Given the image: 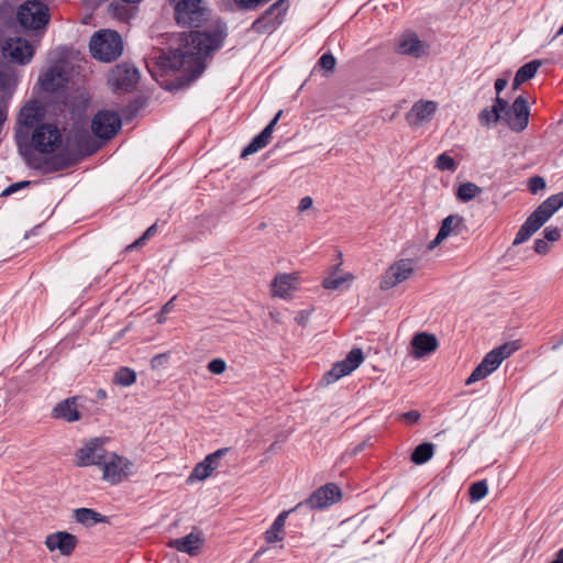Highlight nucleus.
<instances>
[{
	"mask_svg": "<svg viewBox=\"0 0 563 563\" xmlns=\"http://www.w3.org/2000/svg\"><path fill=\"white\" fill-rule=\"evenodd\" d=\"M27 185H29V181H21V183L13 184V185H11L10 187H8L7 189L3 190L1 196L2 197L9 196L12 192L16 191L18 189H20L22 187H25Z\"/></svg>",
	"mask_w": 563,
	"mask_h": 563,
	"instance_id": "obj_44",
	"label": "nucleus"
},
{
	"mask_svg": "<svg viewBox=\"0 0 563 563\" xmlns=\"http://www.w3.org/2000/svg\"><path fill=\"white\" fill-rule=\"evenodd\" d=\"M433 454V445L431 443H422L418 445L411 454V461L416 464H422L431 459Z\"/></svg>",
	"mask_w": 563,
	"mask_h": 563,
	"instance_id": "obj_32",
	"label": "nucleus"
},
{
	"mask_svg": "<svg viewBox=\"0 0 563 563\" xmlns=\"http://www.w3.org/2000/svg\"><path fill=\"white\" fill-rule=\"evenodd\" d=\"M100 466L103 481L115 485L128 478L131 463L117 453H108Z\"/></svg>",
	"mask_w": 563,
	"mask_h": 563,
	"instance_id": "obj_7",
	"label": "nucleus"
},
{
	"mask_svg": "<svg viewBox=\"0 0 563 563\" xmlns=\"http://www.w3.org/2000/svg\"><path fill=\"white\" fill-rule=\"evenodd\" d=\"M562 207L563 191L544 200L520 227L512 244L519 245L530 239Z\"/></svg>",
	"mask_w": 563,
	"mask_h": 563,
	"instance_id": "obj_2",
	"label": "nucleus"
},
{
	"mask_svg": "<svg viewBox=\"0 0 563 563\" xmlns=\"http://www.w3.org/2000/svg\"><path fill=\"white\" fill-rule=\"evenodd\" d=\"M75 518L78 522L82 525H90L96 522H103L104 518L89 508H79L75 510Z\"/></svg>",
	"mask_w": 563,
	"mask_h": 563,
	"instance_id": "obj_30",
	"label": "nucleus"
},
{
	"mask_svg": "<svg viewBox=\"0 0 563 563\" xmlns=\"http://www.w3.org/2000/svg\"><path fill=\"white\" fill-rule=\"evenodd\" d=\"M494 109H496V111L500 114V112L503 111H507L508 109V103L506 100L497 97L496 98V103L493 106Z\"/></svg>",
	"mask_w": 563,
	"mask_h": 563,
	"instance_id": "obj_45",
	"label": "nucleus"
},
{
	"mask_svg": "<svg viewBox=\"0 0 563 563\" xmlns=\"http://www.w3.org/2000/svg\"><path fill=\"white\" fill-rule=\"evenodd\" d=\"M208 368L213 374H221L225 369V363L222 360L217 358L209 363Z\"/></svg>",
	"mask_w": 563,
	"mask_h": 563,
	"instance_id": "obj_41",
	"label": "nucleus"
},
{
	"mask_svg": "<svg viewBox=\"0 0 563 563\" xmlns=\"http://www.w3.org/2000/svg\"><path fill=\"white\" fill-rule=\"evenodd\" d=\"M402 417L405 419L416 422L419 419L420 415L417 411H409V412L405 413Z\"/></svg>",
	"mask_w": 563,
	"mask_h": 563,
	"instance_id": "obj_51",
	"label": "nucleus"
},
{
	"mask_svg": "<svg viewBox=\"0 0 563 563\" xmlns=\"http://www.w3.org/2000/svg\"><path fill=\"white\" fill-rule=\"evenodd\" d=\"M139 74L126 64L117 65L109 75V84L113 89L125 90L137 82Z\"/></svg>",
	"mask_w": 563,
	"mask_h": 563,
	"instance_id": "obj_14",
	"label": "nucleus"
},
{
	"mask_svg": "<svg viewBox=\"0 0 563 563\" xmlns=\"http://www.w3.org/2000/svg\"><path fill=\"white\" fill-rule=\"evenodd\" d=\"M280 115L282 111L276 114L274 120L261 132V134L253 139V141L243 150L241 155L242 157H246L267 145L273 133V128Z\"/></svg>",
	"mask_w": 563,
	"mask_h": 563,
	"instance_id": "obj_23",
	"label": "nucleus"
},
{
	"mask_svg": "<svg viewBox=\"0 0 563 563\" xmlns=\"http://www.w3.org/2000/svg\"><path fill=\"white\" fill-rule=\"evenodd\" d=\"M66 80L60 66L52 67L41 79V86L46 91H55L60 88Z\"/></svg>",
	"mask_w": 563,
	"mask_h": 563,
	"instance_id": "obj_25",
	"label": "nucleus"
},
{
	"mask_svg": "<svg viewBox=\"0 0 563 563\" xmlns=\"http://www.w3.org/2000/svg\"><path fill=\"white\" fill-rule=\"evenodd\" d=\"M320 66L327 71H332L335 66V58L332 54H323L319 60Z\"/></svg>",
	"mask_w": 563,
	"mask_h": 563,
	"instance_id": "obj_40",
	"label": "nucleus"
},
{
	"mask_svg": "<svg viewBox=\"0 0 563 563\" xmlns=\"http://www.w3.org/2000/svg\"><path fill=\"white\" fill-rule=\"evenodd\" d=\"M217 35L203 32L184 33L180 36L179 48L165 53L156 51L152 59L163 70L184 69L186 74L184 86L197 78L203 70V58L219 45Z\"/></svg>",
	"mask_w": 563,
	"mask_h": 563,
	"instance_id": "obj_1",
	"label": "nucleus"
},
{
	"mask_svg": "<svg viewBox=\"0 0 563 563\" xmlns=\"http://www.w3.org/2000/svg\"><path fill=\"white\" fill-rule=\"evenodd\" d=\"M97 397H98L99 399H104V398L107 397V393H106V390H103V389H99V390L97 391Z\"/></svg>",
	"mask_w": 563,
	"mask_h": 563,
	"instance_id": "obj_55",
	"label": "nucleus"
},
{
	"mask_svg": "<svg viewBox=\"0 0 563 563\" xmlns=\"http://www.w3.org/2000/svg\"><path fill=\"white\" fill-rule=\"evenodd\" d=\"M155 224H153L152 227H150L146 232L143 234V236L141 239H139L137 241H135L132 245H130L129 247H133L135 245H139L141 243V241L145 240L154 230H155Z\"/></svg>",
	"mask_w": 563,
	"mask_h": 563,
	"instance_id": "obj_49",
	"label": "nucleus"
},
{
	"mask_svg": "<svg viewBox=\"0 0 563 563\" xmlns=\"http://www.w3.org/2000/svg\"><path fill=\"white\" fill-rule=\"evenodd\" d=\"M298 283V274H279L277 275L272 284V295L274 297L287 298L290 292L296 288Z\"/></svg>",
	"mask_w": 563,
	"mask_h": 563,
	"instance_id": "obj_18",
	"label": "nucleus"
},
{
	"mask_svg": "<svg viewBox=\"0 0 563 563\" xmlns=\"http://www.w3.org/2000/svg\"><path fill=\"white\" fill-rule=\"evenodd\" d=\"M424 43L419 41L415 34H405L399 40L397 51L400 54L420 56L424 53Z\"/></svg>",
	"mask_w": 563,
	"mask_h": 563,
	"instance_id": "obj_24",
	"label": "nucleus"
},
{
	"mask_svg": "<svg viewBox=\"0 0 563 563\" xmlns=\"http://www.w3.org/2000/svg\"><path fill=\"white\" fill-rule=\"evenodd\" d=\"M500 118H501L500 114L493 107L490 110L484 109L479 114V119L484 124H489L490 122H497Z\"/></svg>",
	"mask_w": 563,
	"mask_h": 563,
	"instance_id": "obj_37",
	"label": "nucleus"
},
{
	"mask_svg": "<svg viewBox=\"0 0 563 563\" xmlns=\"http://www.w3.org/2000/svg\"><path fill=\"white\" fill-rule=\"evenodd\" d=\"M45 545L49 551H59L62 555L68 556L77 545V538L68 532L59 531L46 537Z\"/></svg>",
	"mask_w": 563,
	"mask_h": 563,
	"instance_id": "obj_17",
	"label": "nucleus"
},
{
	"mask_svg": "<svg viewBox=\"0 0 563 563\" xmlns=\"http://www.w3.org/2000/svg\"><path fill=\"white\" fill-rule=\"evenodd\" d=\"M354 279V276L353 274L351 273H347L345 274L344 276L342 277H338V278H325L323 280V287L327 288V289H336L339 288L342 284L344 283H347V282H351Z\"/></svg>",
	"mask_w": 563,
	"mask_h": 563,
	"instance_id": "obj_35",
	"label": "nucleus"
},
{
	"mask_svg": "<svg viewBox=\"0 0 563 563\" xmlns=\"http://www.w3.org/2000/svg\"><path fill=\"white\" fill-rule=\"evenodd\" d=\"M60 144L62 135L53 124H42L32 134V145L41 153H53Z\"/></svg>",
	"mask_w": 563,
	"mask_h": 563,
	"instance_id": "obj_8",
	"label": "nucleus"
},
{
	"mask_svg": "<svg viewBox=\"0 0 563 563\" xmlns=\"http://www.w3.org/2000/svg\"><path fill=\"white\" fill-rule=\"evenodd\" d=\"M135 379L136 374L133 369L129 367H122L115 373L113 382L120 386H130L135 382Z\"/></svg>",
	"mask_w": 563,
	"mask_h": 563,
	"instance_id": "obj_33",
	"label": "nucleus"
},
{
	"mask_svg": "<svg viewBox=\"0 0 563 563\" xmlns=\"http://www.w3.org/2000/svg\"><path fill=\"white\" fill-rule=\"evenodd\" d=\"M224 450H218L212 454H209L201 463H198L194 468L189 481L197 479L203 481L210 476V474L217 467V460L223 454Z\"/></svg>",
	"mask_w": 563,
	"mask_h": 563,
	"instance_id": "obj_22",
	"label": "nucleus"
},
{
	"mask_svg": "<svg viewBox=\"0 0 563 563\" xmlns=\"http://www.w3.org/2000/svg\"><path fill=\"white\" fill-rule=\"evenodd\" d=\"M202 543V538L199 533H190L181 539L170 541V545L178 551L186 552L190 555L196 554Z\"/></svg>",
	"mask_w": 563,
	"mask_h": 563,
	"instance_id": "obj_26",
	"label": "nucleus"
},
{
	"mask_svg": "<svg viewBox=\"0 0 563 563\" xmlns=\"http://www.w3.org/2000/svg\"><path fill=\"white\" fill-rule=\"evenodd\" d=\"M121 128V119L114 112L100 111L91 123L93 134L102 140L113 137Z\"/></svg>",
	"mask_w": 563,
	"mask_h": 563,
	"instance_id": "obj_10",
	"label": "nucleus"
},
{
	"mask_svg": "<svg viewBox=\"0 0 563 563\" xmlns=\"http://www.w3.org/2000/svg\"><path fill=\"white\" fill-rule=\"evenodd\" d=\"M308 317H309V312H301L300 317L298 319L299 324L306 325V323L308 321Z\"/></svg>",
	"mask_w": 563,
	"mask_h": 563,
	"instance_id": "obj_52",
	"label": "nucleus"
},
{
	"mask_svg": "<svg viewBox=\"0 0 563 563\" xmlns=\"http://www.w3.org/2000/svg\"><path fill=\"white\" fill-rule=\"evenodd\" d=\"M413 272V265L409 260L397 261L385 272L380 283V289L387 290L397 286L410 278Z\"/></svg>",
	"mask_w": 563,
	"mask_h": 563,
	"instance_id": "obj_11",
	"label": "nucleus"
},
{
	"mask_svg": "<svg viewBox=\"0 0 563 563\" xmlns=\"http://www.w3.org/2000/svg\"><path fill=\"white\" fill-rule=\"evenodd\" d=\"M288 511L282 512L275 520L271 530L266 531V541L272 543L280 540L278 533L283 530Z\"/></svg>",
	"mask_w": 563,
	"mask_h": 563,
	"instance_id": "obj_34",
	"label": "nucleus"
},
{
	"mask_svg": "<svg viewBox=\"0 0 563 563\" xmlns=\"http://www.w3.org/2000/svg\"><path fill=\"white\" fill-rule=\"evenodd\" d=\"M528 187L531 194H537L539 190H543L545 188V181L542 177L534 176L529 179Z\"/></svg>",
	"mask_w": 563,
	"mask_h": 563,
	"instance_id": "obj_39",
	"label": "nucleus"
},
{
	"mask_svg": "<svg viewBox=\"0 0 563 563\" xmlns=\"http://www.w3.org/2000/svg\"><path fill=\"white\" fill-rule=\"evenodd\" d=\"M353 527L349 521L341 522L340 529L338 531L339 533V541L344 542V537L347 536L351 531H353Z\"/></svg>",
	"mask_w": 563,
	"mask_h": 563,
	"instance_id": "obj_43",
	"label": "nucleus"
},
{
	"mask_svg": "<svg viewBox=\"0 0 563 563\" xmlns=\"http://www.w3.org/2000/svg\"><path fill=\"white\" fill-rule=\"evenodd\" d=\"M411 346L412 355L416 358H420L438 347V340L433 334L421 332L412 338Z\"/></svg>",
	"mask_w": 563,
	"mask_h": 563,
	"instance_id": "obj_20",
	"label": "nucleus"
},
{
	"mask_svg": "<svg viewBox=\"0 0 563 563\" xmlns=\"http://www.w3.org/2000/svg\"><path fill=\"white\" fill-rule=\"evenodd\" d=\"M438 104L431 100H419L412 104L406 114V120L411 126H419L431 120L437 112Z\"/></svg>",
	"mask_w": 563,
	"mask_h": 563,
	"instance_id": "obj_15",
	"label": "nucleus"
},
{
	"mask_svg": "<svg viewBox=\"0 0 563 563\" xmlns=\"http://www.w3.org/2000/svg\"><path fill=\"white\" fill-rule=\"evenodd\" d=\"M549 246L544 240H537L534 242V251L539 254H544L548 251Z\"/></svg>",
	"mask_w": 563,
	"mask_h": 563,
	"instance_id": "obj_46",
	"label": "nucleus"
},
{
	"mask_svg": "<svg viewBox=\"0 0 563 563\" xmlns=\"http://www.w3.org/2000/svg\"><path fill=\"white\" fill-rule=\"evenodd\" d=\"M18 20L25 29L38 30L48 23V10L42 2L27 1L20 7Z\"/></svg>",
	"mask_w": 563,
	"mask_h": 563,
	"instance_id": "obj_6",
	"label": "nucleus"
},
{
	"mask_svg": "<svg viewBox=\"0 0 563 563\" xmlns=\"http://www.w3.org/2000/svg\"><path fill=\"white\" fill-rule=\"evenodd\" d=\"M53 418L63 419L67 422H74L80 419L77 397L67 398L55 406L52 411Z\"/></svg>",
	"mask_w": 563,
	"mask_h": 563,
	"instance_id": "obj_21",
	"label": "nucleus"
},
{
	"mask_svg": "<svg viewBox=\"0 0 563 563\" xmlns=\"http://www.w3.org/2000/svg\"><path fill=\"white\" fill-rule=\"evenodd\" d=\"M41 115V107L36 101L30 102L24 106L19 114V123L23 126H33Z\"/></svg>",
	"mask_w": 563,
	"mask_h": 563,
	"instance_id": "obj_28",
	"label": "nucleus"
},
{
	"mask_svg": "<svg viewBox=\"0 0 563 563\" xmlns=\"http://www.w3.org/2000/svg\"><path fill=\"white\" fill-rule=\"evenodd\" d=\"M159 357H162V354L156 355L155 360H158Z\"/></svg>",
	"mask_w": 563,
	"mask_h": 563,
	"instance_id": "obj_60",
	"label": "nucleus"
},
{
	"mask_svg": "<svg viewBox=\"0 0 563 563\" xmlns=\"http://www.w3.org/2000/svg\"><path fill=\"white\" fill-rule=\"evenodd\" d=\"M342 498L341 489L333 483L318 488L307 500L306 504L311 509H320L340 501Z\"/></svg>",
	"mask_w": 563,
	"mask_h": 563,
	"instance_id": "obj_12",
	"label": "nucleus"
},
{
	"mask_svg": "<svg viewBox=\"0 0 563 563\" xmlns=\"http://www.w3.org/2000/svg\"><path fill=\"white\" fill-rule=\"evenodd\" d=\"M482 192V189L473 183H463L457 188V198L464 202L474 199Z\"/></svg>",
	"mask_w": 563,
	"mask_h": 563,
	"instance_id": "obj_31",
	"label": "nucleus"
},
{
	"mask_svg": "<svg viewBox=\"0 0 563 563\" xmlns=\"http://www.w3.org/2000/svg\"><path fill=\"white\" fill-rule=\"evenodd\" d=\"M3 49L16 62L24 64L33 56V47L26 41L22 38H11L7 42Z\"/></svg>",
	"mask_w": 563,
	"mask_h": 563,
	"instance_id": "obj_19",
	"label": "nucleus"
},
{
	"mask_svg": "<svg viewBox=\"0 0 563 563\" xmlns=\"http://www.w3.org/2000/svg\"><path fill=\"white\" fill-rule=\"evenodd\" d=\"M278 3H275L274 5L271 7L269 9V12L273 11L275 9V7H277Z\"/></svg>",
	"mask_w": 563,
	"mask_h": 563,
	"instance_id": "obj_58",
	"label": "nucleus"
},
{
	"mask_svg": "<svg viewBox=\"0 0 563 563\" xmlns=\"http://www.w3.org/2000/svg\"><path fill=\"white\" fill-rule=\"evenodd\" d=\"M159 357H162V354L156 355L155 360H158Z\"/></svg>",
	"mask_w": 563,
	"mask_h": 563,
	"instance_id": "obj_59",
	"label": "nucleus"
},
{
	"mask_svg": "<svg viewBox=\"0 0 563 563\" xmlns=\"http://www.w3.org/2000/svg\"><path fill=\"white\" fill-rule=\"evenodd\" d=\"M540 66H541L540 60H532V62L523 65L522 67H520L514 78V84H512L514 89H517L525 81H527L528 79H531L536 75V73Z\"/></svg>",
	"mask_w": 563,
	"mask_h": 563,
	"instance_id": "obj_29",
	"label": "nucleus"
},
{
	"mask_svg": "<svg viewBox=\"0 0 563 563\" xmlns=\"http://www.w3.org/2000/svg\"><path fill=\"white\" fill-rule=\"evenodd\" d=\"M517 347L514 343H505L490 351L482 361V363L473 371L466 379V384L471 385L477 380L484 379L493 373L504 360L508 358Z\"/></svg>",
	"mask_w": 563,
	"mask_h": 563,
	"instance_id": "obj_5",
	"label": "nucleus"
},
{
	"mask_svg": "<svg viewBox=\"0 0 563 563\" xmlns=\"http://www.w3.org/2000/svg\"><path fill=\"white\" fill-rule=\"evenodd\" d=\"M551 563H563V549L559 551L556 559Z\"/></svg>",
	"mask_w": 563,
	"mask_h": 563,
	"instance_id": "obj_53",
	"label": "nucleus"
},
{
	"mask_svg": "<svg viewBox=\"0 0 563 563\" xmlns=\"http://www.w3.org/2000/svg\"><path fill=\"white\" fill-rule=\"evenodd\" d=\"M364 361V355L361 349L356 347L350 351L345 360L338 362L333 365L332 369L328 373L329 377L336 380L345 375H349L356 369Z\"/></svg>",
	"mask_w": 563,
	"mask_h": 563,
	"instance_id": "obj_16",
	"label": "nucleus"
},
{
	"mask_svg": "<svg viewBox=\"0 0 563 563\" xmlns=\"http://www.w3.org/2000/svg\"><path fill=\"white\" fill-rule=\"evenodd\" d=\"M159 357H162V354L156 355L155 360H158Z\"/></svg>",
	"mask_w": 563,
	"mask_h": 563,
	"instance_id": "obj_61",
	"label": "nucleus"
},
{
	"mask_svg": "<svg viewBox=\"0 0 563 563\" xmlns=\"http://www.w3.org/2000/svg\"><path fill=\"white\" fill-rule=\"evenodd\" d=\"M173 300H174V298H173L170 301H168V302H167V303L162 308L161 316H162V314H164V313H167V312L169 311V307H170V305H172Z\"/></svg>",
	"mask_w": 563,
	"mask_h": 563,
	"instance_id": "obj_54",
	"label": "nucleus"
},
{
	"mask_svg": "<svg viewBox=\"0 0 563 563\" xmlns=\"http://www.w3.org/2000/svg\"><path fill=\"white\" fill-rule=\"evenodd\" d=\"M241 7L251 9L257 7L262 0H235Z\"/></svg>",
	"mask_w": 563,
	"mask_h": 563,
	"instance_id": "obj_47",
	"label": "nucleus"
},
{
	"mask_svg": "<svg viewBox=\"0 0 563 563\" xmlns=\"http://www.w3.org/2000/svg\"><path fill=\"white\" fill-rule=\"evenodd\" d=\"M462 218L457 217V216H449L446 217L443 221H442V224H441V228L435 236L434 240H432L429 244V249L430 250H433L434 247H437L438 245H440V243L446 239L451 232L453 231V229L457 225H460L462 223Z\"/></svg>",
	"mask_w": 563,
	"mask_h": 563,
	"instance_id": "obj_27",
	"label": "nucleus"
},
{
	"mask_svg": "<svg viewBox=\"0 0 563 563\" xmlns=\"http://www.w3.org/2000/svg\"><path fill=\"white\" fill-rule=\"evenodd\" d=\"M100 144L93 146L87 154H91L93 152H96L98 148H99Z\"/></svg>",
	"mask_w": 563,
	"mask_h": 563,
	"instance_id": "obj_56",
	"label": "nucleus"
},
{
	"mask_svg": "<svg viewBox=\"0 0 563 563\" xmlns=\"http://www.w3.org/2000/svg\"><path fill=\"white\" fill-rule=\"evenodd\" d=\"M124 2H128V3H136L139 2L140 0H123Z\"/></svg>",
	"mask_w": 563,
	"mask_h": 563,
	"instance_id": "obj_57",
	"label": "nucleus"
},
{
	"mask_svg": "<svg viewBox=\"0 0 563 563\" xmlns=\"http://www.w3.org/2000/svg\"><path fill=\"white\" fill-rule=\"evenodd\" d=\"M89 47L95 58L111 62L122 54L123 43L118 32L102 30L91 37Z\"/></svg>",
	"mask_w": 563,
	"mask_h": 563,
	"instance_id": "obj_4",
	"label": "nucleus"
},
{
	"mask_svg": "<svg viewBox=\"0 0 563 563\" xmlns=\"http://www.w3.org/2000/svg\"><path fill=\"white\" fill-rule=\"evenodd\" d=\"M507 85V80L506 79H503V78H498L496 81H495V88L497 90V92L499 93Z\"/></svg>",
	"mask_w": 563,
	"mask_h": 563,
	"instance_id": "obj_50",
	"label": "nucleus"
},
{
	"mask_svg": "<svg viewBox=\"0 0 563 563\" xmlns=\"http://www.w3.org/2000/svg\"><path fill=\"white\" fill-rule=\"evenodd\" d=\"M106 439L95 438L88 441L81 449L76 452L77 466L101 465L107 456V451L103 449Z\"/></svg>",
	"mask_w": 563,
	"mask_h": 563,
	"instance_id": "obj_9",
	"label": "nucleus"
},
{
	"mask_svg": "<svg viewBox=\"0 0 563 563\" xmlns=\"http://www.w3.org/2000/svg\"><path fill=\"white\" fill-rule=\"evenodd\" d=\"M488 492L487 485L485 482L474 483L470 487V496L473 501H477L486 496Z\"/></svg>",
	"mask_w": 563,
	"mask_h": 563,
	"instance_id": "obj_36",
	"label": "nucleus"
},
{
	"mask_svg": "<svg viewBox=\"0 0 563 563\" xmlns=\"http://www.w3.org/2000/svg\"><path fill=\"white\" fill-rule=\"evenodd\" d=\"M312 205V200L310 197H305L301 199L300 201V205H299V210L300 211H303V210H307L308 208H310Z\"/></svg>",
	"mask_w": 563,
	"mask_h": 563,
	"instance_id": "obj_48",
	"label": "nucleus"
},
{
	"mask_svg": "<svg viewBox=\"0 0 563 563\" xmlns=\"http://www.w3.org/2000/svg\"><path fill=\"white\" fill-rule=\"evenodd\" d=\"M510 129L520 132L525 130L529 121V109L523 97H518L512 106L506 111L504 117Z\"/></svg>",
	"mask_w": 563,
	"mask_h": 563,
	"instance_id": "obj_13",
	"label": "nucleus"
},
{
	"mask_svg": "<svg viewBox=\"0 0 563 563\" xmlns=\"http://www.w3.org/2000/svg\"><path fill=\"white\" fill-rule=\"evenodd\" d=\"M437 167L440 169L452 170L455 167V162L452 157L446 154H441L437 159Z\"/></svg>",
	"mask_w": 563,
	"mask_h": 563,
	"instance_id": "obj_38",
	"label": "nucleus"
},
{
	"mask_svg": "<svg viewBox=\"0 0 563 563\" xmlns=\"http://www.w3.org/2000/svg\"><path fill=\"white\" fill-rule=\"evenodd\" d=\"M544 238L550 242H555L561 238V231L559 228H548L544 231Z\"/></svg>",
	"mask_w": 563,
	"mask_h": 563,
	"instance_id": "obj_42",
	"label": "nucleus"
},
{
	"mask_svg": "<svg viewBox=\"0 0 563 563\" xmlns=\"http://www.w3.org/2000/svg\"><path fill=\"white\" fill-rule=\"evenodd\" d=\"M174 7L175 20L184 27H199L209 19V10L202 0H169Z\"/></svg>",
	"mask_w": 563,
	"mask_h": 563,
	"instance_id": "obj_3",
	"label": "nucleus"
}]
</instances>
